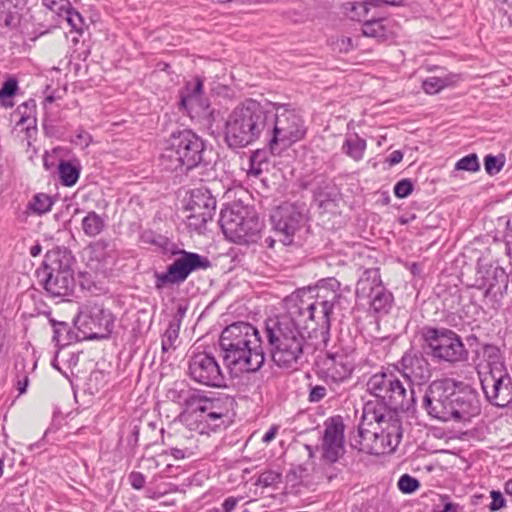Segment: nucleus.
<instances>
[{"mask_svg":"<svg viewBox=\"0 0 512 512\" xmlns=\"http://www.w3.org/2000/svg\"><path fill=\"white\" fill-rule=\"evenodd\" d=\"M342 299L341 284L335 278L320 280L315 288L301 289L285 299L287 312L265 323L273 362L279 368L296 370L306 361L309 348L306 333L317 327L328 333L331 314Z\"/></svg>","mask_w":512,"mask_h":512,"instance_id":"f257e3e1","label":"nucleus"},{"mask_svg":"<svg viewBox=\"0 0 512 512\" xmlns=\"http://www.w3.org/2000/svg\"><path fill=\"white\" fill-rule=\"evenodd\" d=\"M219 345L226 367L235 376L256 372L264 364L260 333L250 323L235 322L227 326L220 335Z\"/></svg>","mask_w":512,"mask_h":512,"instance_id":"f03ea898","label":"nucleus"},{"mask_svg":"<svg viewBox=\"0 0 512 512\" xmlns=\"http://www.w3.org/2000/svg\"><path fill=\"white\" fill-rule=\"evenodd\" d=\"M427 414L439 421L468 422L481 411L478 394L466 387L456 391L451 379L433 381L423 397Z\"/></svg>","mask_w":512,"mask_h":512,"instance_id":"7ed1b4c3","label":"nucleus"},{"mask_svg":"<svg viewBox=\"0 0 512 512\" xmlns=\"http://www.w3.org/2000/svg\"><path fill=\"white\" fill-rule=\"evenodd\" d=\"M269 109L253 99L238 104L227 116L224 125V140L229 148L247 147L262 135L266 136Z\"/></svg>","mask_w":512,"mask_h":512,"instance_id":"20e7f679","label":"nucleus"},{"mask_svg":"<svg viewBox=\"0 0 512 512\" xmlns=\"http://www.w3.org/2000/svg\"><path fill=\"white\" fill-rule=\"evenodd\" d=\"M363 421L377 427L373 431L365 429L362 425L358 428L359 450L373 455L392 453L402 438L401 422L395 412L377 411L375 406L368 403L363 408Z\"/></svg>","mask_w":512,"mask_h":512,"instance_id":"39448f33","label":"nucleus"},{"mask_svg":"<svg viewBox=\"0 0 512 512\" xmlns=\"http://www.w3.org/2000/svg\"><path fill=\"white\" fill-rule=\"evenodd\" d=\"M204 154L205 142L202 138L192 130H178L167 140L160 165L171 172L189 171L205 161Z\"/></svg>","mask_w":512,"mask_h":512,"instance_id":"423d86ee","label":"nucleus"},{"mask_svg":"<svg viewBox=\"0 0 512 512\" xmlns=\"http://www.w3.org/2000/svg\"><path fill=\"white\" fill-rule=\"evenodd\" d=\"M236 401L228 395L208 397L204 392H198L188 413V422H185L190 429L197 430L200 434L208 430H216L225 426L233 413Z\"/></svg>","mask_w":512,"mask_h":512,"instance_id":"0eeeda50","label":"nucleus"},{"mask_svg":"<svg viewBox=\"0 0 512 512\" xmlns=\"http://www.w3.org/2000/svg\"><path fill=\"white\" fill-rule=\"evenodd\" d=\"M266 106L269 109L266 141L271 151L279 144L287 146L305 136L304 120L294 108L280 103H268Z\"/></svg>","mask_w":512,"mask_h":512,"instance_id":"6e6552de","label":"nucleus"},{"mask_svg":"<svg viewBox=\"0 0 512 512\" xmlns=\"http://www.w3.org/2000/svg\"><path fill=\"white\" fill-rule=\"evenodd\" d=\"M219 222L225 237L239 245L257 243L264 226L254 210L241 204L223 209Z\"/></svg>","mask_w":512,"mask_h":512,"instance_id":"1a4fd4ad","label":"nucleus"},{"mask_svg":"<svg viewBox=\"0 0 512 512\" xmlns=\"http://www.w3.org/2000/svg\"><path fill=\"white\" fill-rule=\"evenodd\" d=\"M366 387L371 395L380 399L389 408L388 411H407L415 402L414 390H408L400 375L394 371L382 370L373 374L368 379Z\"/></svg>","mask_w":512,"mask_h":512,"instance_id":"9d476101","label":"nucleus"},{"mask_svg":"<svg viewBox=\"0 0 512 512\" xmlns=\"http://www.w3.org/2000/svg\"><path fill=\"white\" fill-rule=\"evenodd\" d=\"M421 336L425 352L433 359L455 364L468 358L461 337L450 329L424 327Z\"/></svg>","mask_w":512,"mask_h":512,"instance_id":"9b49d317","label":"nucleus"},{"mask_svg":"<svg viewBox=\"0 0 512 512\" xmlns=\"http://www.w3.org/2000/svg\"><path fill=\"white\" fill-rule=\"evenodd\" d=\"M45 290L53 297H67L73 293L75 280L66 252L51 251L46 255L41 273Z\"/></svg>","mask_w":512,"mask_h":512,"instance_id":"f8f14e48","label":"nucleus"},{"mask_svg":"<svg viewBox=\"0 0 512 512\" xmlns=\"http://www.w3.org/2000/svg\"><path fill=\"white\" fill-rule=\"evenodd\" d=\"M356 298L370 310L378 314H387L393 304V295L382 283L378 268L366 269L356 285Z\"/></svg>","mask_w":512,"mask_h":512,"instance_id":"ddd939ff","label":"nucleus"},{"mask_svg":"<svg viewBox=\"0 0 512 512\" xmlns=\"http://www.w3.org/2000/svg\"><path fill=\"white\" fill-rule=\"evenodd\" d=\"M113 316L97 303H88L78 313L75 325L87 339H105L113 329Z\"/></svg>","mask_w":512,"mask_h":512,"instance_id":"4468645a","label":"nucleus"},{"mask_svg":"<svg viewBox=\"0 0 512 512\" xmlns=\"http://www.w3.org/2000/svg\"><path fill=\"white\" fill-rule=\"evenodd\" d=\"M209 266L210 261L207 258L197 253L183 251L181 256L168 266L166 272H155V288L162 290L168 285L183 283L193 271L206 269Z\"/></svg>","mask_w":512,"mask_h":512,"instance_id":"2eb2a0df","label":"nucleus"},{"mask_svg":"<svg viewBox=\"0 0 512 512\" xmlns=\"http://www.w3.org/2000/svg\"><path fill=\"white\" fill-rule=\"evenodd\" d=\"M356 367L355 349L334 345L326 350L322 373L327 382L341 383L349 379Z\"/></svg>","mask_w":512,"mask_h":512,"instance_id":"dca6fc26","label":"nucleus"},{"mask_svg":"<svg viewBox=\"0 0 512 512\" xmlns=\"http://www.w3.org/2000/svg\"><path fill=\"white\" fill-rule=\"evenodd\" d=\"M271 221L275 231L280 235V241L284 245H290L306 223L304 206L283 203L272 212Z\"/></svg>","mask_w":512,"mask_h":512,"instance_id":"f3484780","label":"nucleus"},{"mask_svg":"<svg viewBox=\"0 0 512 512\" xmlns=\"http://www.w3.org/2000/svg\"><path fill=\"white\" fill-rule=\"evenodd\" d=\"M188 375L194 381L204 386L222 387L225 376L216 358L207 352L194 353L188 360Z\"/></svg>","mask_w":512,"mask_h":512,"instance_id":"a211bd4d","label":"nucleus"},{"mask_svg":"<svg viewBox=\"0 0 512 512\" xmlns=\"http://www.w3.org/2000/svg\"><path fill=\"white\" fill-rule=\"evenodd\" d=\"M480 380L489 403L504 408L512 402V378L508 372L481 376Z\"/></svg>","mask_w":512,"mask_h":512,"instance_id":"6ab92c4d","label":"nucleus"},{"mask_svg":"<svg viewBox=\"0 0 512 512\" xmlns=\"http://www.w3.org/2000/svg\"><path fill=\"white\" fill-rule=\"evenodd\" d=\"M323 458L335 463L344 453V424L339 418L326 422L323 435Z\"/></svg>","mask_w":512,"mask_h":512,"instance_id":"aec40b11","label":"nucleus"},{"mask_svg":"<svg viewBox=\"0 0 512 512\" xmlns=\"http://www.w3.org/2000/svg\"><path fill=\"white\" fill-rule=\"evenodd\" d=\"M401 371L399 375L404 379L409 389L412 383H421L430 377L429 363L427 360L412 352H406L399 362Z\"/></svg>","mask_w":512,"mask_h":512,"instance_id":"412c9836","label":"nucleus"},{"mask_svg":"<svg viewBox=\"0 0 512 512\" xmlns=\"http://www.w3.org/2000/svg\"><path fill=\"white\" fill-rule=\"evenodd\" d=\"M179 94V106L188 113H198L210 107L208 99L204 97L203 80L200 77H195L193 80L188 81Z\"/></svg>","mask_w":512,"mask_h":512,"instance_id":"4be33fe9","label":"nucleus"},{"mask_svg":"<svg viewBox=\"0 0 512 512\" xmlns=\"http://www.w3.org/2000/svg\"><path fill=\"white\" fill-rule=\"evenodd\" d=\"M198 392V389L190 387L184 381L174 382L172 386L167 389L165 394L167 400L183 408V411L180 413V419L183 422H188V413Z\"/></svg>","mask_w":512,"mask_h":512,"instance_id":"5701e85b","label":"nucleus"},{"mask_svg":"<svg viewBox=\"0 0 512 512\" xmlns=\"http://www.w3.org/2000/svg\"><path fill=\"white\" fill-rule=\"evenodd\" d=\"M186 209L191 213L214 216L216 212V199L209 190L197 188L192 190Z\"/></svg>","mask_w":512,"mask_h":512,"instance_id":"b1692460","label":"nucleus"},{"mask_svg":"<svg viewBox=\"0 0 512 512\" xmlns=\"http://www.w3.org/2000/svg\"><path fill=\"white\" fill-rule=\"evenodd\" d=\"M484 364L480 365L479 375H491L507 372L500 349L494 345L483 347Z\"/></svg>","mask_w":512,"mask_h":512,"instance_id":"393cba45","label":"nucleus"},{"mask_svg":"<svg viewBox=\"0 0 512 512\" xmlns=\"http://www.w3.org/2000/svg\"><path fill=\"white\" fill-rule=\"evenodd\" d=\"M487 276L484 279V286H486V296L503 295L507 288L509 277L505 270L501 267H490L486 271Z\"/></svg>","mask_w":512,"mask_h":512,"instance_id":"a878e982","label":"nucleus"},{"mask_svg":"<svg viewBox=\"0 0 512 512\" xmlns=\"http://www.w3.org/2000/svg\"><path fill=\"white\" fill-rule=\"evenodd\" d=\"M366 150V140L358 136V134L347 135L342 145V151L355 161H360Z\"/></svg>","mask_w":512,"mask_h":512,"instance_id":"bb28decb","label":"nucleus"},{"mask_svg":"<svg viewBox=\"0 0 512 512\" xmlns=\"http://www.w3.org/2000/svg\"><path fill=\"white\" fill-rule=\"evenodd\" d=\"M109 244L104 240L96 241L87 248L89 254L90 266L95 269H99L101 264H106V260L109 257L108 251Z\"/></svg>","mask_w":512,"mask_h":512,"instance_id":"cd10ccee","label":"nucleus"},{"mask_svg":"<svg viewBox=\"0 0 512 512\" xmlns=\"http://www.w3.org/2000/svg\"><path fill=\"white\" fill-rule=\"evenodd\" d=\"M104 227V219L94 211L89 212L82 220L83 232L89 237L99 235L103 231Z\"/></svg>","mask_w":512,"mask_h":512,"instance_id":"c85d7f7f","label":"nucleus"},{"mask_svg":"<svg viewBox=\"0 0 512 512\" xmlns=\"http://www.w3.org/2000/svg\"><path fill=\"white\" fill-rule=\"evenodd\" d=\"M346 15L351 20L364 21L367 20V14L372 5L368 1L364 2H346L343 4Z\"/></svg>","mask_w":512,"mask_h":512,"instance_id":"c756f323","label":"nucleus"},{"mask_svg":"<svg viewBox=\"0 0 512 512\" xmlns=\"http://www.w3.org/2000/svg\"><path fill=\"white\" fill-rule=\"evenodd\" d=\"M58 172L61 183L67 187L75 185L80 175L79 169L69 161H61Z\"/></svg>","mask_w":512,"mask_h":512,"instance_id":"7c9ffc66","label":"nucleus"},{"mask_svg":"<svg viewBox=\"0 0 512 512\" xmlns=\"http://www.w3.org/2000/svg\"><path fill=\"white\" fill-rule=\"evenodd\" d=\"M383 21V19L365 20L362 29L363 34L367 37L386 39L389 31Z\"/></svg>","mask_w":512,"mask_h":512,"instance_id":"2f4dec72","label":"nucleus"},{"mask_svg":"<svg viewBox=\"0 0 512 512\" xmlns=\"http://www.w3.org/2000/svg\"><path fill=\"white\" fill-rule=\"evenodd\" d=\"M36 113V102L33 99H29L28 101L23 102L20 104L14 114L19 117V120L17 122L18 125H24L26 123H29L30 120H32L33 123L36 122L35 118Z\"/></svg>","mask_w":512,"mask_h":512,"instance_id":"473e14b6","label":"nucleus"},{"mask_svg":"<svg viewBox=\"0 0 512 512\" xmlns=\"http://www.w3.org/2000/svg\"><path fill=\"white\" fill-rule=\"evenodd\" d=\"M18 91V81L15 78H9L5 81L0 89V106L4 108H11L14 106L11 97Z\"/></svg>","mask_w":512,"mask_h":512,"instance_id":"72a5a7b5","label":"nucleus"},{"mask_svg":"<svg viewBox=\"0 0 512 512\" xmlns=\"http://www.w3.org/2000/svg\"><path fill=\"white\" fill-rule=\"evenodd\" d=\"M53 205L52 198L44 193L36 194L32 201L29 204L30 209L38 214H45L51 210V207Z\"/></svg>","mask_w":512,"mask_h":512,"instance_id":"f704fd0d","label":"nucleus"},{"mask_svg":"<svg viewBox=\"0 0 512 512\" xmlns=\"http://www.w3.org/2000/svg\"><path fill=\"white\" fill-rule=\"evenodd\" d=\"M214 216H206L205 213H191L187 216V226L189 229L201 234L206 229L208 222L212 221Z\"/></svg>","mask_w":512,"mask_h":512,"instance_id":"c9c22d12","label":"nucleus"},{"mask_svg":"<svg viewBox=\"0 0 512 512\" xmlns=\"http://www.w3.org/2000/svg\"><path fill=\"white\" fill-rule=\"evenodd\" d=\"M450 84L448 78L431 76L422 82V88L427 94H437Z\"/></svg>","mask_w":512,"mask_h":512,"instance_id":"e433bc0d","label":"nucleus"},{"mask_svg":"<svg viewBox=\"0 0 512 512\" xmlns=\"http://www.w3.org/2000/svg\"><path fill=\"white\" fill-rule=\"evenodd\" d=\"M179 335V325L170 323L168 328L163 334L162 338V351L168 352L170 349L174 348V343L177 340Z\"/></svg>","mask_w":512,"mask_h":512,"instance_id":"4c0bfd02","label":"nucleus"},{"mask_svg":"<svg viewBox=\"0 0 512 512\" xmlns=\"http://www.w3.org/2000/svg\"><path fill=\"white\" fill-rule=\"evenodd\" d=\"M63 15H65V19L67 23L71 26L72 30L78 33L82 32L84 26V20L81 14L76 11L71 4L69 5V9H67Z\"/></svg>","mask_w":512,"mask_h":512,"instance_id":"58836bf2","label":"nucleus"},{"mask_svg":"<svg viewBox=\"0 0 512 512\" xmlns=\"http://www.w3.org/2000/svg\"><path fill=\"white\" fill-rule=\"evenodd\" d=\"M456 170H463L469 172H476L480 169V164L478 161V157L476 154H469L460 160H458L455 164Z\"/></svg>","mask_w":512,"mask_h":512,"instance_id":"ea45409f","label":"nucleus"},{"mask_svg":"<svg viewBox=\"0 0 512 512\" xmlns=\"http://www.w3.org/2000/svg\"><path fill=\"white\" fill-rule=\"evenodd\" d=\"M50 322L53 326V341L57 344L66 345L69 339L64 337V334H68V324L66 322H57L53 319H51Z\"/></svg>","mask_w":512,"mask_h":512,"instance_id":"a19ab883","label":"nucleus"},{"mask_svg":"<svg viewBox=\"0 0 512 512\" xmlns=\"http://www.w3.org/2000/svg\"><path fill=\"white\" fill-rule=\"evenodd\" d=\"M282 480V475L279 472L268 470L261 473L257 479L256 484L261 485L263 487H270L280 483Z\"/></svg>","mask_w":512,"mask_h":512,"instance_id":"79ce46f5","label":"nucleus"},{"mask_svg":"<svg viewBox=\"0 0 512 512\" xmlns=\"http://www.w3.org/2000/svg\"><path fill=\"white\" fill-rule=\"evenodd\" d=\"M419 485V481L408 474L402 475L398 480L399 490L406 494H410L416 491Z\"/></svg>","mask_w":512,"mask_h":512,"instance_id":"37998d69","label":"nucleus"},{"mask_svg":"<svg viewBox=\"0 0 512 512\" xmlns=\"http://www.w3.org/2000/svg\"><path fill=\"white\" fill-rule=\"evenodd\" d=\"M42 4L47 9L53 11L59 16H62L63 13L69 9V5L71 3L69 0H42Z\"/></svg>","mask_w":512,"mask_h":512,"instance_id":"c03bdc74","label":"nucleus"},{"mask_svg":"<svg viewBox=\"0 0 512 512\" xmlns=\"http://www.w3.org/2000/svg\"><path fill=\"white\" fill-rule=\"evenodd\" d=\"M413 191V184L410 179H402L394 186V194L398 198H405Z\"/></svg>","mask_w":512,"mask_h":512,"instance_id":"a18cd8bd","label":"nucleus"},{"mask_svg":"<svg viewBox=\"0 0 512 512\" xmlns=\"http://www.w3.org/2000/svg\"><path fill=\"white\" fill-rule=\"evenodd\" d=\"M503 162L493 155H487L484 159L485 170L489 175L497 174L503 167Z\"/></svg>","mask_w":512,"mask_h":512,"instance_id":"49530a36","label":"nucleus"},{"mask_svg":"<svg viewBox=\"0 0 512 512\" xmlns=\"http://www.w3.org/2000/svg\"><path fill=\"white\" fill-rule=\"evenodd\" d=\"M327 395V389L323 385H315L310 387L308 400L311 403H318Z\"/></svg>","mask_w":512,"mask_h":512,"instance_id":"de8ad7c7","label":"nucleus"},{"mask_svg":"<svg viewBox=\"0 0 512 512\" xmlns=\"http://www.w3.org/2000/svg\"><path fill=\"white\" fill-rule=\"evenodd\" d=\"M492 501L490 503V510L497 511L505 506V499L499 491L491 492Z\"/></svg>","mask_w":512,"mask_h":512,"instance_id":"09e8293b","label":"nucleus"},{"mask_svg":"<svg viewBox=\"0 0 512 512\" xmlns=\"http://www.w3.org/2000/svg\"><path fill=\"white\" fill-rule=\"evenodd\" d=\"M129 482L134 489L140 490L145 485V477L140 472H131L129 475Z\"/></svg>","mask_w":512,"mask_h":512,"instance_id":"8fccbe9b","label":"nucleus"},{"mask_svg":"<svg viewBox=\"0 0 512 512\" xmlns=\"http://www.w3.org/2000/svg\"><path fill=\"white\" fill-rule=\"evenodd\" d=\"M403 0H369V4L374 8L382 7L383 5L399 6Z\"/></svg>","mask_w":512,"mask_h":512,"instance_id":"3c124183","label":"nucleus"},{"mask_svg":"<svg viewBox=\"0 0 512 512\" xmlns=\"http://www.w3.org/2000/svg\"><path fill=\"white\" fill-rule=\"evenodd\" d=\"M74 142L86 147L91 142V136L85 131H80L76 134Z\"/></svg>","mask_w":512,"mask_h":512,"instance_id":"603ef678","label":"nucleus"},{"mask_svg":"<svg viewBox=\"0 0 512 512\" xmlns=\"http://www.w3.org/2000/svg\"><path fill=\"white\" fill-rule=\"evenodd\" d=\"M403 159V153L400 150L393 151L387 158V162L390 166H394L400 163Z\"/></svg>","mask_w":512,"mask_h":512,"instance_id":"864d4df0","label":"nucleus"},{"mask_svg":"<svg viewBox=\"0 0 512 512\" xmlns=\"http://www.w3.org/2000/svg\"><path fill=\"white\" fill-rule=\"evenodd\" d=\"M237 504V500L234 497H228L222 504L223 512H231Z\"/></svg>","mask_w":512,"mask_h":512,"instance_id":"5fc2aeb1","label":"nucleus"},{"mask_svg":"<svg viewBox=\"0 0 512 512\" xmlns=\"http://www.w3.org/2000/svg\"><path fill=\"white\" fill-rule=\"evenodd\" d=\"M277 431H278V427L277 426L270 427V429L264 434V436L262 438V441L264 443L271 442L275 438V436L277 434Z\"/></svg>","mask_w":512,"mask_h":512,"instance_id":"6e6d98bb","label":"nucleus"},{"mask_svg":"<svg viewBox=\"0 0 512 512\" xmlns=\"http://www.w3.org/2000/svg\"><path fill=\"white\" fill-rule=\"evenodd\" d=\"M290 474L301 479L307 475V468L303 465H298L290 471Z\"/></svg>","mask_w":512,"mask_h":512,"instance_id":"4d7b16f0","label":"nucleus"},{"mask_svg":"<svg viewBox=\"0 0 512 512\" xmlns=\"http://www.w3.org/2000/svg\"><path fill=\"white\" fill-rule=\"evenodd\" d=\"M338 46H339V49L340 51H345L347 52L349 49L352 48V40L351 38H342L339 42H338Z\"/></svg>","mask_w":512,"mask_h":512,"instance_id":"13d9d810","label":"nucleus"},{"mask_svg":"<svg viewBox=\"0 0 512 512\" xmlns=\"http://www.w3.org/2000/svg\"><path fill=\"white\" fill-rule=\"evenodd\" d=\"M170 455H172L175 459H183L186 456L185 450L173 447L170 449Z\"/></svg>","mask_w":512,"mask_h":512,"instance_id":"bf43d9fd","label":"nucleus"},{"mask_svg":"<svg viewBox=\"0 0 512 512\" xmlns=\"http://www.w3.org/2000/svg\"><path fill=\"white\" fill-rule=\"evenodd\" d=\"M28 377H24L23 381H18V391L20 394H23L26 389H27V385H28Z\"/></svg>","mask_w":512,"mask_h":512,"instance_id":"052dcab7","label":"nucleus"},{"mask_svg":"<svg viewBox=\"0 0 512 512\" xmlns=\"http://www.w3.org/2000/svg\"><path fill=\"white\" fill-rule=\"evenodd\" d=\"M505 492H506L508 495H512V479L508 480V481L505 483Z\"/></svg>","mask_w":512,"mask_h":512,"instance_id":"680f3d73","label":"nucleus"},{"mask_svg":"<svg viewBox=\"0 0 512 512\" xmlns=\"http://www.w3.org/2000/svg\"><path fill=\"white\" fill-rule=\"evenodd\" d=\"M30 252L32 256H37L41 252V247L39 245L33 246Z\"/></svg>","mask_w":512,"mask_h":512,"instance_id":"e2e57ef3","label":"nucleus"},{"mask_svg":"<svg viewBox=\"0 0 512 512\" xmlns=\"http://www.w3.org/2000/svg\"><path fill=\"white\" fill-rule=\"evenodd\" d=\"M144 462L149 463V466L154 465L155 467H157L158 465L157 461L153 457L144 459Z\"/></svg>","mask_w":512,"mask_h":512,"instance_id":"0e129e2a","label":"nucleus"},{"mask_svg":"<svg viewBox=\"0 0 512 512\" xmlns=\"http://www.w3.org/2000/svg\"><path fill=\"white\" fill-rule=\"evenodd\" d=\"M305 448L308 451L309 457L312 458L314 455L313 448L310 445H305Z\"/></svg>","mask_w":512,"mask_h":512,"instance_id":"69168bd1","label":"nucleus"},{"mask_svg":"<svg viewBox=\"0 0 512 512\" xmlns=\"http://www.w3.org/2000/svg\"><path fill=\"white\" fill-rule=\"evenodd\" d=\"M3 470H4V460H3V458L0 457V478L3 475Z\"/></svg>","mask_w":512,"mask_h":512,"instance_id":"338daca9","label":"nucleus"},{"mask_svg":"<svg viewBox=\"0 0 512 512\" xmlns=\"http://www.w3.org/2000/svg\"><path fill=\"white\" fill-rule=\"evenodd\" d=\"M46 101L51 103V102L53 101V97H52V96H48V97L46 98Z\"/></svg>","mask_w":512,"mask_h":512,"instance_id":"774afa93","label":"nucleus"}]
</instances>
